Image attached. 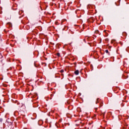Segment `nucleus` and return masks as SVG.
Here are the masks:
<instances>
[{
	"label": "nucleus",
	"instance_id": "f257e3e1",
	"mask_svg": "<svg viewBox=\"0 0 129 129\" xmlns=\"http://www.w3.org/2000/svg\"><path fill=\"white\" fill-rule=\"evenodd\" d=\"M75 74H76V75H78L79 74V71L77 70L75 72Z\"/></svg>",
	"mask_w": 129,
	"mask_h": 129
},
{
	"label": "nucleus",
	"instance_id": "f03ea898",
	"mask_svg": "<svg viewBox=\"0 0 129 129\" xmlns=\"http://www.w3.org/2000/svg\"><path fill=\"white\" fill-rule=\"evenodd\" d=\"M60 72H61V73H63V72H64V70H61L60 71Z\"/></svg>",
	"mask_w": 129,
	"mask_h": 129
},
{
	"label": "nucleus",
	"instance_id": "7ed1b4c3",
	"mask_svg": "<svg viewBox=\"0 0 129 129\" xmlns=\"http://www.w3.org/2000/svg\"><path fill=\"white\" fill-rule=\"evenodd\" d=\"M57 55L58 57H59V56H60V53H57Z\"/></svg>",
	"mask_w": 129,
	"mask_h": 129
},
{
	"label": "nucleus",
	"instance_id": "20e7f679",
	"mask_svg": "<svg viewBox=\"0 0 129 129\" xmlns=\"http://www.w3.org/2000/svg\"><path fill=\"white\" fill-rule=\"evenodd\" d=\"M105 52H106V53H108V50H106Z\"/></svg>",
	"mask_w": 129,
	"mask_h": 129
},
{
	"label": "nucleus",
	"instance_id": "39448f33",
	"mask_svg": "<svg viewBox=\"0 0 129 129\" xmlns=\"http://www.w3.org/2000/svg\"><path fill=\"white\" fill-rule=\"evenodd\" d=\"M0 121H2V119H0Z\"/></svg>",
	"mask_w": 129,
	"mask_h": 129
}]
</instances>
